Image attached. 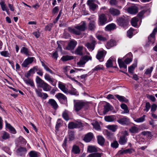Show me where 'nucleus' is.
<instances>
[{
    "mask_svg": "<svg viewBox=\"0 0 157 157\" xmlns=\"http://www.w3.org/2000/svg\"><path fill=\"white\" fill-rule=\"evenodd\" d=\"M75 29L69 27L68 28V31L72 33L77 35H80L81 31H84L86 29V23L85 21H83L82 24L75 27Z\"/></svg>",
    "mask_w": 157,
    "mask_h": 157,
    "instance_id": "f257e3e1",
    "label": "nucleus"
},
{
    "mask_svg": "<svg viewBox=\"0 0 157 157\" xmlns=\"http://www.w3.org/2000/svg\"><path fill=\"white\" fill-rule=\"evenodd\" d=\"M36 81L38 84V86L42 88L44 90L47 91L51 90V86L38 76L36 77Z\"/></svg>",
    "mask_w": 157,
    "mask_h": 157,
    "instance_id": "f03ea898",
    "label": "nucleus"
},
{
    "mask_svg": "<svg viewBox=\"0 0 157 157\" xmlns=\"http://www.w3.org/2000/svg\"><path fill=\"white\" fill-rule=\"evenodd\" d=\"M87 104L86 102L82 101L79 100L74 102V109L76 112L80 110L84 106H87Z\"/></svg>",
    "mask_w": 157,
    "mask_h": 157,
    "instance_id": "7ed1b4c3",
    "label": "nucleus"
},
{
    "mask_svg": "<svg viewBox=\"0 0 157 157\" xmlns=\"http://www.w3.org/2000/svg\"><path fill=\"white\" fill-rule=\"evenodd\" d=\"M116 21L119 25L124 28L127 27L128 25V20L124 16L117 18Z\"/></svg>",
    "mask_w": 157,
    "mask_h": 157,
    "instance_id": "20e7f679",
    "label": "nucleus"
},
{
    "mask_svg": "<svg viewBox=\"0 0 157 157\" xmlns=\"http://www.w3.org/2000/svg\"><path fill=\"white\" fill-rule=\"evenodd\" d=\"M55 97L58 99L61 103L66 105H67V97L63 94L58 93L55 95Z\"/></svg>",
    "mask_w": 157,
    "mask_h": 157,
    "instance_id": "39448f33",
    "label": "nucleus"
},
{
    "mask_svg": "<svg viewBox=\"0 0 157 157\" xmlns=\"http://www.w3.org/2000/svg\"><path fill=\"white\" fill-rule=\"evenodd\" d=\"M98 21L99 26L104 25L107 22L106 16L104 13L100 14L98 16Z\"/></svg>",
    "mask_w": 157,
    "mask_h": 157,
    "instance_id": "423d86ee",
    "label": "nucleus"
},
{
    "mask_svg": "<svg viewBox=\"0 0 157 157\" xmlns=\"http://www.w3.org/2000/svg\"><path fill=\"white\" fill-rule=\"evenodd\" d=\"M89 57L87 56L82 57L77 63V65L79 67H83L86 62L89 60Z\"/></svg>",
    "mask_w": 157,
    "mask_h": 157,
    "instance_id": "0eeeda50",
    "label": "nucleus"
},
{
    "mask_svg": "<svg viewBox=\"0 0 157 157\" xmlns=\"http://www.w3.org/2000/svg\"><path fill=\"white\" fill-rule=\"evenodd\" d=\"M82 126V123L80 122L75 123L70 122L68 124V128L70 129H72L74 128H79Z\"/></svg>",
    "mask_w": 157,
    "mask_h": 157,
    "instance_id": "6e6552de",
    "label": "nucleus"
},
{
    "mask_svg": "<svg viewBox=\"0 0 157 157\" xmlns=\"http://www.w3.org/2000/svg\"><path fill=\"white\" fill-rule=\"evenodd\" d=\"M77 44L76 41L74 40H71L68 44L66 48V49L68 50H73L74 49Z\"/></svg>",
    "mask_w": 157,
    "mask_h": 157,
    "instance_id": "1a4fd4ad",
    "label": "nucleus"
},
{
    "mask_svg": "<svg viewBox=\"0 0 157 157\" xmlns=\"http://www.w3.org/2000/svg\"><path fill=\"white\" fill-rule=\"evenodd\" d=\"M106 53V52L105 51H98L96 55V58L100 61H102Z\"/></svg>",
    "mask_w": 157,
    "mask_h": 157,
    "instance_id": "9d476101",
    "label": "nucleus"
},
{
    "mask_svg": "<svg viewBox=\"0 0 157 157\" xmlns=\"http://www.w3.org/2000/svg\"><path fill=\"white\" fill-rule=\"evenodd\" d=\"M44 78L45 80L49 82L52 86H56V80L54 78H51L50 75L47 73H46L44 75Z\"/></svg>",
    "mask_w": 157,
    "mask_h": 157,
    "instance_id": "9b49d317",
    "label": "nucleus"
},
{
    "mask_svg": "<svg viewBox=\"0 0 157 157\" xmlns=\"http://www.w3.org/2000/svg\"><path fill=\"white\" fill-rule=\"evenodd\" d=\"M35 88V91L38 97L42 98L43 99H45L48 97V94L46 93H42V90H38Z\"/></svg>",
    "mask_w": 157,
    "mask_h": 157,
    "instance_id": "f8f14e48",
    "label": "nucleus"
},
{
    "mask_svg": "<svg viewBox=\"0 0 157 157\" xmlns=\"http://www.w3.org/2000/svg\"><path fill=\"white\" fill-rule=\"evenodd\" d=\"M94 0H88L87 2V4L89 6L90 10L93 11H94L98 5L94 3Z\"/></svg>",
    "mask_w": 157,
    "mask_h": 157,
    "instance_id": "ddd939ff",
    "label": "nucleus"
},
{
    "mask_svg": "<svg viewBox=\"0 0 157 157\" xmlns=\"http://www.w3.org/2000/svg\"><path fill=\"white\" fill-rule=\"evenodd\" d=\"M109 11L113 16H117L121 14L119 10L113 8H111L109 10Z\"/></svg>",
    "mask_w": 157,
    "mask_h": 157,
    "instance_id": "4468645a",
    "label": "nucleus"
},
{
    "mask_svg": "<svg viewBox=\"0 0 157 157\" xmlns=\"http://www.w3.org/2000/svg\"><path fill=\"white\" fill-rule=\"evenodd\" d=\"M117 121L122 125L128 124L129 123V119L125 117L119 118Z\"/></svg>",
    "mask_w": 157,
    "mask_h": 157,
    "instance_id": "2eb2a0df",
    "label": "nucleus"
},
{
    "mask_svg": "<svg viewBox=\"0 0 157 157\" xmlns=\"http://www.w3.org/2000/svg\"><path fill=\"white\" fill-rule=\"evenodd\" d=\"M128 138L125 135H122L120 137L119 139L118 142L121 145H124L127 142Z\"/></svg>",
    "mask_w": 157,
    "mask_h": 157,
    "instance_id": "dca6fc26",
    "label": "nucleus"
},
{
    "mask_svg": "<svg viewBox=\"0 0 157 157\" xmlns=\"http://www.w3.org/2000/svg\"><path fill=\"white\" fill-rule=\"evenodd\" d=\"M93 137V134L91 132H89L86 135L83 140L86 142H89L92 140Z\"/></svg>",
    "mask_w": 157,
    "mask_h": 157,
    "instance_id": "f3484780",
    "label": "nucleus"
},
{
    "mask_svg": "<svg viewBox=\"0 0 157 157\" xmlns=\"http://www.w3.org/2000/svg\"><path fill=\"white\" fill-rule=\"evenodd\" d=\"M138 8L135 6H132L128 8L127 12L131 14H135L138 12Z\"/></svg>",
    "mask_w": 157,
    "mask_h": 157,
    "instance_id": "a211bd4d",
    "label": "nucleus"
},
{
    "mask_svg": "<svg viewBox=\"0 0 157 157\" xmlns=\"http://www.w3.org/2000/svg\"><path fill=\"white\" fill-rule=\"evenodd\" d=\"M96 44V41L94 40H92L90 43H87L85 44V46L87 48L93 50L94 49Z\"/></svg>",
    "mask_w": 157,
    "mask_h": 157,
    "instance_id": "6ab92c4d",
    "label": "nucleus"
},
{
    "mask_svg": "<svg viewBox=\"0 0 157 157\" xmlns=\"http://www.w3.org/2000/svg\"><path fill=\"white\" fill-rule=\"evenodd\" d=\"M48 103L54 109H56L58 107L56 101L53 99H49Z\"/></svg>",
    "mask_w": 157,
    "mask_h": 157,
    "instance_id": "aec40b11",
    "label": "nucleus"
},
{
    "mask_svg": "<svg viewBox=\"0 0 157 157\" xmlns=\"http://www.w3.org/2000/svg\"><path fill=\"white\" fill-rule=\"evenodd\" d=\"M26 151V149L25 148L20 147L17 150V152L18 155L22 156L24 155Z\"/></svg>",
    "mask_w": 157,
    "mask_h": 157,
    "instance_id": "412c9836",
    "label": "nucleus"
},
{
    "mask_svg": "<svg viewBox=\"0 0 157 157\" xmlns=\"http://www.w3.org/2000/svg\"><path fill=\"white\" fill-rule=\"evenodd\" d=\"M116 25L114 23L110 24L106 26L105 30L108 31H110L116 29Z\"/></svg>",
    "mask_w": 157,
    "mask_h": 157,
    "instance_id": "4be33fe9",
    "label": "nucleus"
},
{
    "mask_svg": "<svg viewBox=\"0 0 157 157\" xmlns=\"http://www.w3.org/2000/svg\"><path fill=\"white\" fill-rule=\"evenodd\" d=\"M112 109V106L109 103H108L104 106V110L103 111V114H105L107 113L109 111H111Z\"/></svg>",
    "mask_w": 157,
    "mask_h": 157,
    "instance_id": "5701e85b",
    "label": "nucleus"
},
{
    "mask_svg": "<svg viewBox=\"0 0 157 157\" xmlns=\"http://www.w3.org/2000/svg\"><path fill=\"white\" fill-rule=\"evenodd\" d=\"M83 49V47L82 46H78L76 49L75 52V53L80 56H82L83 54L82 50Z\"/></svg>",
    "mask_w": 157,
    "mask_h": 157,
    "instance_id": "b1692460",
    "label": "nucleus"
},
{
    "mask_svg": "<svg viewBox=\"0 0 157 157\" xmlns=\"http://www.w3.org/2000/svg\"><path fill=\"white\" fill-rule=\"evenodd\" d=\"M119 66L120 68H123L125 69L126 71L127 66L125 64V63L121 59H118V60Z\"/></svg>",
    "mask_w": 157,
    "mask_h": 157,
    "instance_id": "393cba45",
    "label": "nucleus"
},
{
    "mask_svg": "<svg viewBox=\"0 0 157 157\" xmlns=\"http://www.w3.org/2000/svg\"><path fill=\"white\" fill-rule=\"evenodd\" d=\"M157 32V27L155 28L152 32L148 37V39L149 41H151V38L153 40L155 38L156 33Z\"/></svg>",
    "mask_w": 157,
    "mask_h": 157,
    "instance_id": "a878e982",
    "label": "nucleus"
},
{
    "mask_svg": "<svg viewBox=\"0 0 157 157\" xmlns=\"http://www.w3.org/2000/svg\"><path fill=\"white\" fill-rule=\"evenodd\" d=\"M95 28V21H90L88 25L89 29L91 30H94Z\"/></svg>",
    "mask_w": 157,
    "mask_h": 157,
    "instance_id": "bb28decb",
    "label": "nucleus"
},
{
    "mask_svg": "<svg viewBox=\"0 0 157 157\" xmlns=\"http://www.w3.org/2000/svg\"><path fill=\"white\" fill-rule=\"evenodd\" d=\"M97 141L99 144L101 146L104 145L105 142V139L101 136H98L97 137Z\"/></svg>",
    "mask_w": 157,
    "mask_h": 157,
    "instance_id": "cd10ccee",
    "label": "nucleus"
},
{
    "mask_svg": "<svg viewBox=\"0 0 157 157\" xmlns=\"http://www.w3.org/2000/svg\"><path fill=\"white\" fill-rule=\"evenodd\" d=\"M59 88L63 92L67 93L68 92L67 89L66 88V86L63 84H62L61 82H59Z\"/></svg>",
    "mask_w": 157,
    "mask_h": 157,
    "instance_id": "c85d7f7f",
    "label": "nucleus"
},
{
    "mask_svg": "<svg viewBox=\"0 0 157 157\" xmlns=\"http://www.w3.org/2000/svg\"><path fill=\"white\" fill-rule=\"evenodd\" d=\"M115 96L120 101L124 102L126 103L128 101V100L124 96H120L118 94H116Z\"/></svg>",
    "mask_w": 157,
    "mask_h": 157,
    "instance_id": "c756f323",
    "label": "nucleus"
},
{
    "mask_svg": "<svg viewBox=\"0 0 157 157\" xmlns=\"http://www.w3.org/2000/svg\"><path fill=\"white\" fill-rule=\"evenodd\" d=\"M74 59L73 56L68 55H65L63 56L61 60L63 62L72 59Z\"/></svg>",
    "mask_w": 157,
    "mask_h": 157,
    "instance_id": "7c9ffc66",
    "label": "nucleus"
},
{
    "mask_svg": "<svg viewBox=\"0 0 157 157\" xmlns=\"http://www.w3.org/2000/svg\"><path fill=\"white\" fill-rule=\"evenodd\" d=\"M87 151L90 153H92L97 152L98 150L94 146H89L87 147Z\"/></svg>",
    "mask_w": 157,
    "mask_h": 157,
    "instance_id": "2f4dec72",
    "label": "nucleus"
},
{
    "mask_svg": "<svg viewBox=\"0 0 157 157\" xmlns=\"http://www.w3.org/2000/svg\"><path fill=\"white\" fill-rule=\"evenodd\" d=\"M115 45V42L114 41L111 40L107 43L106 44V47L108 49H110L111 48L113 47Z\"/></svg>",
    "mask_w": 157,
    "mask_h": 157,
    "instance_id": "473e14b6",
    "label": "nucleus"
},
{
    "mask_svg": "<svg viewBox=\"0 0 157 157\" xmlns=\"http://www.w3.org/2000/svg\"><path fill=\"white\" fill-rule=\"evenodd\" d=\"M6 127L10 129L11 132L13 134H15L16 132L15 129L10 124L8 123L6 121Z\"/></svg>",
    "mask_w": 157,
    "mask_h": 157,
    "instance_id": "72a5a7b5",
    "label": "nucleus"
},
{
    "mask_svg": "<svg viewBox=\"0 0 157 157\" xmlns=\"http://www.w3.org/2000/svg\"><path fill=\"white\" fill-rule=\"evenodd\" d=\"M139 20L138 18L136 17L132 18L131 21V23L132 25L135 27H136L137 25V22Z\"/></svg>",
    "mask_w": 157,
    "mask_h": 157,
    "instance_id": "f704fd0d",
    "label": "nucleus"
},
{
    "mask_svg": "<svg viewBox=\"0 0 157 157\" xmlns=\"http://www.w3.org/2000/svg\"><path fill=\"white\" fill-rule=\"evenodd\" d=\"M153 69V67H150L149 68L147 69L146 71L144 73V76L145 75H148L149 77H150L151 73Z\"/></svg>",
    "mask_w": 157,
    "mask_h": 157,
    "instance_id": "c9c22d12",
    "label": "nucleus"
},
{
    "mask_svg": "<svg viewBox=\"0 0 157 157\" xmlns=\"http://www.w3.org/2000/svg\"><path fill=\"white\" fill-rule=\"evenodd\" d=\"M21 52L25 54L26 56H29V50L28 49L25 47H23L21 50Z\"/></svg>",
    "mask_w": 157,
    "mask_h": 157,
    "instance_id": "e433bc0d",
    "label": "nucleus"
},
{
    "mask_svg": "<svg viewBox=\"0 0 157 157\" xmlns=\"http://www.w3.org/2000/svg\"><path fill=\"white\" fill-rule=\"evenodd\" d=\"M113 59L112 57H110L107 61L106 63V67L107 68H109L113 67Z\"/></svg>",
    "mask_w": 157,
    "mask_h": 157,
    "instance_id": "4c0bfd02",
    "label": "nucleus"
},
{
    "mask_svg": "<svg viewBox=\"0 0 157 157\" xmlns=\"http://www.w3.org/2000/svg\"><path fill=\"white\" fill-rule=\"evenodd\" d=\"M121 108L124 109L123 111L124 113H128L129 112V110L128 109V108L127 105L124 104H122L121 105Z\"/></svg>",
    "mask_w": 157,
    "mask_h": 157,
    "instance_id": "58836bf2",
    "label": "nucleus"
},
{
    "mask_svg": "<svg viewBox=\"0 0 157 157\" xmlns=\"http://www.w3.org/2000/svg\"><path fill=\"white\" fill-rule=\"evenodd\" d=\"M69 139L70 141L73 140L75 138L74 132L73 131H70L68 133Z\"/></svg>",
    "mask_w": 157,
    "mask_h": 157,
    "instance_id": "ea45409f",
    "label": "nucleus"
},
{
    "mask_svg": "<svg viewBox=\"0 0 157 157\" xmlns=\"http://www.w3.org/2000/svg\"><path fill=\"white\" fill-rule=\"evenodd\" d=\"M133 151H134V150H133L132 149L129 148L121 151L120 152V154H126L127 153L131 154L132 152Z\"/></svg>",
    "mask_w": 157,
    "mask_h": 157,
    "instance_id": "a19ab883",
    "label": "nucleus"
},
{
    "mask_svg": "<svg viewBox=\"0 0 157 157\" xmlns=\"http://www.w3.org/2000/svg\"><path fill=\"white\" fill-rule=\"evenodd\" d=\"M136 66L137 64L136 63H134L129 67L128 68V72L131 73H133V71Z\"/></svg>",
    "mask_w": 157,
    "mask_h": 157,
    "instance_id": "79ce46f5",
    "label": "nucleus"
},
{
    "mask_svg": "<svg viewBox=\"0 0 157 157\" xmlns=\"http://www.w3.org/2000/svg\"><path fill=\"white\" fill-rule=\"evenodd\" d=\"M105 120L107 122H113L114 121V118L113 116H106L105 117Z\"/></svg>",
    "mask_w": 157,
    "mask_h": 157,
    "instance_id": "37998d69",
    "label": "nucleus"
},
{
    "mask_svg": "<svg viewBox=\"0 0 157 157\" xmlns=\"http://www.w3.org/2000/svg\"><path fill=\"white\" fill-rule=\"evenodd\" d=\"M139 128L136 127H132L129 129V131L132 133H137L138 132Z\"/></svg>",
    "mask_w": 157,
    "mask_h": 157,
    "instance_id": "c03bdc74",
    "label": "nucleus"
},
{
    "mask_svg": "<svg viewBox=\"0 0 157 157\" xmlns=\"http://www.w3.org/2000/svg\"><path fill=\"white\" fill-rule=\"evenodd\" d=\"M0 5H1L2 10L3 11H6L7 12H8L9 10L7 9V7H6V5L5 4V3L4 2H0Z\"/></svg>",
    "mask_w": 157,
    "mask_h": 157,
    "instance_id": "a18cd8bd",
    "label": "nucleus"
},
{
    "mask_svg": "<svg viewBox=\"0 0 157 157\" xmlns=\"http://www.w3.org/2000/svg\"><path fill=\"white\" fill-rule=\"evenodd\" d=\"M24 81L26 84L30 85L31 86L35 88V86L33 81L31 79L28 80H25Z\"/></svg>",
    "mask_w": 157,
    "mask_h": 157,
    "instance_id": "49530a36",
    "label": "nucleus"
},
{
    "mask_svg": "<svg viewBox=\"0 0 157 157\" xmlns=\"http://www.w3.org/2000/svg\"><path fill=\"white\" fill-rule=\"evenodd\" d=\"M117 128V126L116 125H112L108 126V128L112 131L113 132H115Z\"/></svg>",
    "mask_w": 157,
    "mask_h": 157,
    "instance_id": "de8ad7c7",
    "label": "nucleus"
},
{
    "mask_svg": "<svg viewBox=\"0 0 157 157\" xmlns=\"http://www.w3.org/2000/svg\"><path fill=\"white\" fill-rule=\"evenodd\" d=\"M145 115H143L142 117L136 118L135 120V121L138 123L143 122L145 121Z\"/></svg>",
    "mask_w": 157,
    "mask_h": 157,
    "instance_id": "09e8293b",
    "label": "nucleus"
},
{
    "mask_svg": "<svg viewBox=\"0 0 157 157\" xmlns=\"http://www.w3.org/2000/svg\"><path fill=\"white\" fill-rule=\"evenodd\" d=\"M62 117L66 121H68L69 119V117L67 111H64L62 113Z\"/></svg>",
    "mask_w": 157,
    "mask_h": 157,
    "instance_id": "8fccbe9b",
    "label": "nucleus"
},
{
    "mask_svg": "<svg viewBox=\"0 0 157 157\" xmlns=\"http://www.w3.org/2000/svg\"><path fill=\"white\" fill-rule=\"evenodd\" d=\"M134 29L130 28L127 32V36L129 38H131L133 36V32Z\"/></svg>",
    "mask_w": 157,
    "mask_h": 157,
    "instance_id": "3c124183",
    "label": "nucleus"
},
{
    "mask_svg": "<svg viewBox=\"0 0 157 157\" xmlns=\"http://www.w3.org/2000/svg\"><path fill=\"white\" fill-rule=\"evenodd\" d=\"M10 137V135L8 133L5 132H3L2 136V138L3 139L6 140L9 139Z\"/></svg>",
    "mask_w": 157,
    "mask_h": 157,
    "instance_id": "603ef678",
    "label": "nucleus"
},
{
    "mask_svg": "<svg viewBox=\"0 0 157 157\" xmlns=\"http://www.w3.org/2000/svg\"><path fill=\"white\" fill-rule=\"evenodd\" d=\"M0 54L5 57H10V54L7 51H3L0 52Z\"/></svg>",
    "mask_w": 157,
    "mask_h": 157,
    "instance_id": "864d4df0",
    "label": "nucleus"
},
{
    "mask_svg": "<svg viewBox=\"0 0 157 157\" xmlns=\"http://www.w3.org/2000/svg\"><path fill=\"white\" fill-rule=\"evenodd\" d=\"M101 154L99 153H95L89 155L87 157H101Z\"/></svg>",
    "mask_w": 157,
    "mask_h": 157,
    "instance_id": "5fc2aeb1",
    "label": "nucleus"
},
{
    "mask_svg": "<svg viewBox=\"0 0 157 157\" xmlns=\"http://www.w3.org/2000/svg\"><path fill=\"white\" fill-rule=\"evenodd\" d=\"M53 23H49L47 25L45 26V29L46 30L50 31L51 30L53 26Z\"/></svg>",
    "mask_w": 157,
    "mask_h": 157,
    "instance_id": "6e6d98bb",
    "label": "nucleus"
},
{
    "mask_svg": "<svg viewBox=\"0 0 157 157\" xmlns=\"http://www.w3.org/2000/svg\"><path fill=\"white\" fill-rule=\"evenodd\" d=\"M119 144L117 141L116 140L114 141L113 142L111 143V146L112 147L117 148L118 147Z\"/></svg>",
    "mask_w": 157,
    "mask_h": 157,
    "instance_id": "4d7b16f0",
    "label": "nucleus"
},
{
    "mask_svg": "<svg viewBox=\"0 0 157 157\" xmlns=\"http://www.w3.org/2000/svg\"><path fill=\"white\" fill-rule=\"evenodd\" d=\"M29 155L30 157H37V153L34 151H31L29 153Z\"/></svg>",
    "mask_w": 157,
    "mask_h": 157,
    "instance_id": "13d9d810",
    "label": "nucleus"
},
{
    "mask_svg": "<svg viewBox=\"0 0 157 157\" xmlns=\"http://www.w3.org/2000/svg\"><path fill=\"white\" fill-rule=\"evenodd\" d=\"M72 150L73 152L75 154L78 153L80 152V151L78 147L76 146L74 147H73Z\"/></svg>",
    "mask_w": 157,
    "mask_h": 157,
    "instance_id": "bf43d9fd",
    "label": "nucleus"
},
{
    "mask_svg": "<svg viewBox=\"0 0 157 157\" xmlns=\"http://www.w3.org/2000/svg\"><path fill=\"white\" fill-rule=\"evenodd\" d=\"M94 128L97 130H99L100 129V126L98 122H95L93 124Z\"/></svg>",
    "mask_w": 157,
    "mask_h": 157,
    "instance_id": "052dcab7",
    "label": "nucleus"
},
{
    "mask_svg": "<svg viewBox=\"0 0 157 157\" xmlns=\"http://www.w3.org/2000/svg\"><path fill=\"white\" fill-rule=\"evenodd\" d=\"M151 107V105L149 102H146L145 105V109L144 110L145 111L147 112L149 110L150 108Z\"/></svg>",
    "mask_w": 157,
    "mask_h": 157,
    "instance_id": "680f3d73",
    "label": "nucleus"
},
{
    "mask_svg": "<svg viewBox=\"0 0 157 157\" xmlns=\"http://www.w3.org/2000/svg\"><path fill=\"white\" fill-rule=\"evenodd\" d=\"M157 108V105L155 104H153L151 105V111L152 112H155L156 109Z\"/></svg>",
    "mask_w": 157,
    "mask_h": 157,
    "instance_id": "e2e57ef3",
    "label": "nucleus"
},
{
    "mask_svg": "<svg viewBox=\"0 0 157 157\" xmlns=\"http://www.w3.org/2000/svg\"><path fill=\"white\" fill-rule=\"evenodd\" d=\"M102 69V67L101 65H98L96 66L94 69H93V71H96Z\"/></svg>",
    "mask_w": 157,
    "mask_h": 157,
    "instance_id": "0e129e2a",
    "label": "nucleus"
},
{
    "mask_svg": "<svg viewBox=\"0 0 157 157\" xmlns=\"http://www.w3.org/2000/svg\"><path fill=\"white\" fill-rule=\"evenodd\" d=\"M141 134L144 136H150L151 135L150 132L149 131H144L141 132Z\"/></svg>",
    "mask_w": 157,
    "mask_h": 157,
    "instance_id": "69168bd1",
    "label": "nucleus"
},
{
    "mask_svg": "<svg viewBox=\"0 0 157 157\" xmlns=\"http://www.w3.org/2000/svg\"><path fill=\"white\" fill-rule=\"evenodd\" d=\"M34 58L33 57H29L26 59L25 60L29 63V64L31 63L34 60Z\"/></svg>",
    "mask_w": 157,
    "mask_h": 157,
    "instance_id": "338daca9",
    "label": "nucleus"
},
{
    "mask_svg": "<svg viewBox=\"0 0 157 157\" xmlns=\"http://www.w3.org/2000/svg\"><path fill=\"white\" fill-rule=\"evenodd\" d=\"M97 37L98 40H100L105 41L106 40V38L105 37H103L100 35L97 36Z\"/></svg>",
    "mask_w": 157,
    "mask_h": 157,
    "instance_id": "774afa93",
    "label": "nucleus"
}]
</instances>
